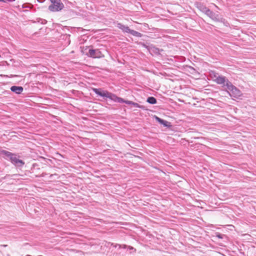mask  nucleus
Returning <instances> with one entry per match:
<instances>
[{
  "label": "nucleus",
  "instance_id": "nucleus-1",
  "mask_svg": "<svg viewBox=\"0 0 256 256\" xmlns=\"http://www.w3.org/2000/svg\"><path fill=\"white\" fill-rule=\"evenodd\" d=\"M225 86H226V90L231 96L238 98L242 95L240 91L228 80L226 82Z\"/></svg>",
  "mask_w": 256,
  "mask_h": 256
},
{
  "label": "nucleus",
  "instance_id": "nucleus-2",
  "mask_svg": "<svg viewBox=\"0 0 256 256\" xmlns=\"http://www.w3.org/2000/svg\"><path fill=\"white\" fill-rule=\"evenodd\" d=\"M52 4L48 6L50 11L55 12L61 10L64 8L60 0H50Z\"/></svg>",
  "mask_w": 256,
  "mask_h": 256
},
{
  "label": "nucleus",
  "instance_id": "nucleus-3",
  "mask_svg": "<svg viewBox=\"0 0 256 256\" xmlns=\"http://www.w3.org/2000/svg\"><path fill=\"white\" fill-rule=\"evenodd\" d=\"M89 48L88 52L86 54L89 56L94 58H100L104 56V54L99 49H93L91 46Z\"/></svg>",
  "mask_w": 256,
  "mask_h": 256
},
{
  "label": "nucleus",
  "instance_id": "nucleus-4",
  "mask_svg": "<svg viewBox=\"0 0 256 256\" xmlns=\"http://www.w3.org/2000/svg\"><path fill=\"white\" fill-rule=\"evenodd\" d=\"M210 74L211 77L214 79V80L218 84H224V83H226V82L228 80H226L225 77L223 76H218L217 74L213 72H212Z\"/></svg>",
  "mask_w": 256,
  "mask_h": 256
},
{
  "label": "nucleus",
  "instance_id": "nucleus-5",
  "mask_svg": "<svg viewBox=\"0 0 256 256\" xmlns=\"http://www.w3.org/2000/svg\"><path fill=\"white\" fill-rule=\"evenodd\" d=\"M92 90L97 94L102 96L108 98L110 96V92H108L107 90H103L101 89H98L96 88H93Z\"/></svg>",
  "mask_w": 256,
  "mask_h": 256
},
{
  "label": "nucleus",
  "instance_id": "nucleus-6",
  "mask_svg": "<svg viewBox=\"0 0 256 256\" xmlns=\"http://www.w3.org/2000/svg\"><path fill=\"white\" fill-rule=\"evenodd\" d=\"M10 159L12 162L15 164H20V166H22L24 164V162L22 160H19L15 154H13Z\"/></svg>",
  "mask_w": 256,
  "mask_h": 256
},
{
  "label": "nucleus",
  "instance_id": "nucleus-7",
  "mask_svg": "<svg viewBox=\"0 0 256 256\" xmlns=\"http://www.w3.org/2000/svg\"><path fill=\"white\" fill-rule=\"evenodd\" d=\"M108 98L115 102L119 103H122L123 102H124V100H123L122 98H119L116 95L112 93H110Z\"/></svg>",
  "mask_w": 256,
  "mask_h": 256
},
{
  "label": "nucleus",
  "instance_id": "nucleus-8",
  "mask_svg": "<svg viewBox=\"0 0 256 256\" xmlns=\"http://www.w3.org/2000/svg\"><path fill=\"white\" fill-rule=\"evenodd\" d=\"M10 90L17 94H20L23 91V88L18 86H12L10 88Z\"/></svg>",
  "mask_w": 256,
  "mask_h": 256
},
{
  "label": "nucleus",
  "instance_id": "nucleus-9",
  "mask_svg": "<svg viewBox=\"0 0 256 256\" xmlns=\"http://www.w3.org/2000/svg\"><path fill=\"white\" fill-rule=\"evenodd\" d=\"M156 120L160 124H163L165 126L170 127V123L168 121L163 120L157 116H155Z\"/></svg>",
  "mask_w": 256,
  "mask_h": 256
},
{
  "label": "nucleus",
  "instance_id": "nucleus-10",
  "mask_svg": "<svg viewBox=\"0 0 256 256\" xmlns=\"http://www.w3.org/2000/svg\"><path fill=\"white\" fill-rule=\"evenodd\" d=\"M146 101L150 104H155L156 103V99L152 96L148 98Z\"/></svg>",
  "mask_w": 256,
  "mask_h": 256
},
{
  "label": "nucleus",
  "instance_id": "nucleus-11",
  "mask_svg": "<svg viewBox=\"0 0 256 256\" xmlns=\"http://www.w3.org/2000/svg\"><path fill=\"white\" fill-rule=\"evenodd\" d=\"M130 33L132 34V35L138 37H140L142 36V34L138 32H136L134 30H132L131 31H130Z\"/></svg>",
  "mask_w": 256,
  "mask_h": 256
},
{
  "label": "nucleus",
  "instance_id": "nucleus-12",
  "mask_svg": "<svg viewBox=\"0 0 256 256\" xmlns=\"http://www.w3.org/2000/svg\"><path fill=\"white\" fill-rule=\"evenodd\" d=\"M2 154H4L6 156L9 158H10L11 156L13 154L11 153L10 152L6 151V150H3L2 152Z\"/></svg>",
  "mask_w": 256,
  "mask_h": 256
},
{
  "label": "nucleus",
  "instance_id": "nucleus-13",
  "mask_svg": "<svg viewBox=\"0 0 256 256\" xmlns=\"http://www.w3.org/2000/svg\"><path fill=\"white\" fill-rule=\"evenodd\" d=\"M132 105L134 106V107L136 108H140V106L138 104V103H136V102H132Z\"/></svg>",
  "mask_w": 256,
  "mask_h": 256
},
{
  "label": "nucleus",
  "instance_id": "nucleus-14",
  "mask_svg": "<svg viewBox=\"0 0 256 256\" xmlns=\"http://www.w3.org/2000/svg\"><path fill=\"white\" fill-rule=\"evenodd\" d=\"M133 102L132 101H130V100H124V102H124L126 104H132V103Z\"/></svg>",
  "mask_w": 256,
  "mask_h": 256
},
{
  "label": "nucleus",
  "instance_id": "nucleus-15",
  "mask_svg": "<svg viewBox=\"0 0 256 256\" xmlns=\"http://www.w3.org/2000/svg\"><path fill=\"white\" fill-rule=\"evenodd\" d=\"M125 32L130 33V31H131L132 30H130L128 27L124 28V30Z\"/></svg>",
  "mask_w": 256,
  "mask_h": 256
},
{
  "label": "nucleus",
  "instance_id": "nucleus-16",
  "mask_svg": "<svg viewBox=\"0 0 256 256\" xmlns=\"http://www.w3.org/2000/svg\"><path fill=\"white\" fill-rule=\"evenodd\" d=\"M207 12H208V13H210V14H212V12L211 11H210L209 10H207Z\"/></svg>",
  "mask_w": 256,
  "mask_h": 256
},
{
  "label": "nucleus",
  "instance_id": "nucleus-17",
  "mask_svg": "<svg viewBox=\"0 0 256 256\" xmlns=\"http://www.w3.org/2000/svg\"><path fill=\"white\" fill-rule=\"evenodd\" d=\"M4 0H0V2H3Z\"/></svg>",
  "mask_w": 256,
  "mask_h": 256
}]
</instances>
